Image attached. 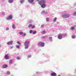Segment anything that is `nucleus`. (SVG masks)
<instances>
[{"mask_svg":"<svg viewBox=\"0 0 76 76\" xmlns=\"http://www.w3.org/2000/svg\"><path fill=\"white\" fill-rule=\"evenodd\" d=\"M70 14H64L62 15V18H68L70 17Z\"/></svg>","mask_w":76,"mask_h":76,"instance_id":"3","label":"nucleus"},{"mask_svg":"<svg viewBox=\"0 0 76 76\" xmlns=\"http://www.w3.org/2000/svg\"><path fill=\"white\" fill-rule=\"evenodd\" d=\"M19 34L20 35H23V32H22V31H20L19 32Z\"/></svg>","mask_w":76,"mask_h":76,"instance_id":"22","label":"nucleus"},{"mask_svg":"<svg viewBox=\"0 0 76 76\" xmlns=\"http://www.w3.org/2000/svg\"><path fill=\"white\" fill-rule=\"evenodd\" d=\"M37 34V31H33V34Z\"/></svg>","mask_w":76,"mask_h":76,"instance_id":"26","label":"nucleus"},{"mask_svg":"<svg viewBox=\"0 0 76 76\" xmlns=\"http://www.w3.org/2000/svg\"><path fill=\"white\" fill-rule=\"evenodd\" d=\"M75 27H76V26H75L74 27H72L71 28V30L73 31V30H74L75 28Z\"/></svg>","mask_w":76,"mask_h":76,"instance_id":"16","label":"nucleus"},{"mask_svg":"<svg viewBox=\"0 0 76 76\" xmlns=\"http://www.w3.org/2000/svg\"><path fill=\"white\" fill-rule=\"evenodd\" d=\"M35 27V26H32L31 27V28L32 29H34V28Z\"/></svg>","mask_w":76,"mask_h":76,"instance_id":"34","label":"nucleus"},{"mask_svg":"<svg viewBox=\"0 0 76 76\" xmlns=\"http://www.w3.org/2000/svg\"><path fill=\"white\" fill-rule=\"evenodd\" d=\"M39 0H37V1H39Z\"/></svg>","mask_w":76,"mask_h":76,"instance_id":"44","label":"nucleus"},{"mask_svg":"<svg viewBox=\"0 0 76 76\" xmlns=\"http://www.w3.org/2000/svg\"><path fill=\"white\" fill-rule=\"evenodd\" d=\"M6 31H8V30H9V28L7 27L6 29Z\"/></svg>","mask_w":76,"mask_h":76,"instance_id":"35","label":"nucleus"},{"mask_svg":"<svg viewBox=\"0 0 76 76\" xmlns=\"http://www.w3.org/2000/svg\"><path fill=\"white\" fill-rule=\"evenodd\" d=\"M12 27L13 29H15L16 28V26H15V24H13V25L12 26Z\"/></svg>","mask_w":76,"mask_h":76,"instance_id":"17","label":"nucleus"},{"mask_svg":"<svg viewBox=\"0 0 76 76\" xmlns=\"http://www.w3.org/2000/svg\"><path fill=\"white\" fill-rule=\"evenodd\" d=\"M50 75L51 76H56V73L55 72H52L51 73Z\"/></svg>","mask_w":76,"mask_h":76,"instance_id":"9","label":"nucleus"},{"mask_svg":"<svg viewBox=\"0 0 76 76\" xmlns=\"http://www.w3.org/2000/svg\"><path fill=\"white\" fill-rule=\"evenodd\" d=\"M38 3L41 5L42 8L44 9L46 6V1L45 0H42L38 2Z\"/></svg>","mask_w":76,"mask_h":76,"instance_id":"1","label":"nucleus"},{"mask_svg":"<svg viewBox=\"0 0 76 76\" xmlns=\"http://www.w3.org/2000/svg\"><path fill=\"white\" fill-rule=\"evenodd\" d=\"M6 73H7V75H10V72L9 71H7Z\"/></svg>","mask_w":76,"mask_h":76,"instance_id":"13","label":"nucleus"},{"mask_svg":"<svg viewBox=\"0 0 76 76\" xmlns=\"http://www.w3.org/2000/svg\"><path fill=\"white\" fill-rule=\"evenodd\" d=\"M17 59L18 60H20V58L19 57H17Z\"/></svg>","mask_w":76,"mask_h":76,"instance_id":"30","label":"nucleus"},{"mask_svg":"<svg viewBox=\"0 0 76 76\" xmlns=\"http://www.w3.org/2000/svg\"><path fill=\"white\" fill-rule=\"evenodd\" d=\"M38 44L39 45H40L42 47H44L45 45L44 42H39L38 43Z\"/></svg>","mask_w":76,"mask_h":76,"instance_id":"4","label":"nucleus"},{"mask_svg":"<svg viewBox=\"0 0 76 76\" xmlns=\"http://www.w3.org/2000/svg\"><path fill=\"white\" fill-rule=\"evenodd\" d=\"M17 43L19 45H20L21 44V43L19 41L17 42Z\"/></svg>","mask_w":76,"mask_h":76,"instance_id":"28","label":"nucleus"},{"mask_svg":"<svg viewBox=\"0 0 76 76\" xmlns=\"http://www.w3.org/2000/svg\"><path fill=\"white\" fill-rule=\"evenodd\" d=\"M56 20H57V17H55L53 19V22H56Z\"/></svg>","mask_w":76,"mask_h":76,"instance_id":"21","label":"nucleus"},{"mask_svg":"<svg viewBox=\"0 0 76 76\" xmlns=\"http://www.w3.org/2000/svg\"><path fill=\"white\" fill-rule=\"evenodd\" d=\"M76 4H74V5H76Z\"/></svg>","mask_w":76,"mask_h":76,"instance_id":"43","label":"nucleus"},{"mask_svg":"<svg viewBox=\"0 0 76 76\" xmlns=\"http://www.w3.org/2000/svg\"><path fill=\"white\" fill-rule=\"evenodd\" d=\"M46 22H48L49 21V18H46Z\"/></svg>","mask_w":76,"mask_h":76,"instance_id":"27","label":"nucleus"},{"mask_svg":"<svg viewBox=\"0 0 76 76\" xmlns=\"http://www.w3.org/2000/svg\"><path fill=\"white\" fill-rule=\"evenodd\" d=\"M8 1L9 3H12L13 2V0H8Z\"/></svg>","mask_w":76,"mask_h":76,"instance_id":"14","label":"nucleus"},{"mask_svg":"<svg viewBox=\"0 0 76 76\" xmlns=\"http://www.w3.org/2000/svg\"><path fill=\"white\" fill-rule=\"evenodd\" d=\"M13 18V15H10L7 17L6 20H10L11 19H12Z\"/></svg>","mask_w":76,"mask_h":76,"instance_id":"5","label":"nucleus"},{"mask_svg":"<svg viewBox=\"0 0 76 76\" xmlns=\"http://www.w3.org/2000/svg\"><path fill=\"white\" fill-rule=\"evenodd\" d=\"M45 25L44 24H42L41 26V27L42 28H44V26Z\"/></svg>","mask_w":76,"mask_h":76,"instance_id":"33","label":"nucleus"},{"mask_svg":"<svg viewBox=\"0 0 76 76\" xmlns=\"http://www.w3.org/2000/svg\"><path fill=\"white\" fill-rule=\"evenodd\" d=\"M76 12H75L73 14V16H76Z\"/></svg>","mask_w":76,"mask_h":76,"instance_id":"32","label":"nucleus"},{"mask_svg":"<svg viewBox=\"0 0 76 76\" xmlns=\"http://www.w3.org/2000/svg\"><path fill=\"white\" fill-rule=\"evenodd\" d=\"M16 47L17 48H18V49H19L20 48V46H19V45H17L16 46Z\"/></svg>","mask_w":76,"mask_h":76,"instance_id":"19","label":"nucleus"},{"mask_svg":"<svg viewBox=\"0 0 76 76\" xmlns=\"http://www.w3.org/2000/svg\"><path fill=\"white\" fill-rule=\"evenodd\" d=\"M13 43V41H11L9 42H7V45H12Z\"/></svg>","mask_w":76,"mask_h":76,"instance_id":"8","label":"nucleus"},{"mask_svg":"<svg viewBox=\"0 0 76 76\" xmlns=\"http://www.w3.org/2000/svg\"><path fill=\"white\" fill-rule=\"evenodd\" d=\"M2 1H3L2 0Z\"/></svg>","mask_w":76,"mask_h":76,"instance_id":"46","label":"nucleus"},{"mask_svg":"<svg viewBox=\"0 0 76 76\" xmlns=\"http://www.w3.org/2000/svg\"><path fill=\"white\" fill-rule=\"evenodd\" d=\"M5 15V13L4 12H3L2 13V15Z\"/></svg>","mask_w":76,"mask_h":76,"instance_id":"37","label":"nucleus"},{"mask_svg":"<svg viewBox=\"0 0 76 76\" xmlns=\"http://www.w3.org/2000/svg\"><path fill=\"white\" fill-rule=\"evenodd\" d=\"M28 57L29 58H31V55H28Z\"/></svg>","mask_w":76,"mask_h":76,"instance_id":"36","label":"nucleus"},{"mask_svg":"<svg viewBox=\"0 0 76 76\" xmlns=\"http://www.w3.org/2000/svg\"><path fill=\"white\" fill-rule=\"evenodd\" d=\"M20 2L22 4L24 2V0H20Z\"/></svg>","mask_w":76,"mask_h":76,"instance_id":"20","label":"nucleus"},{"mask_svg":"<svg viewBox=\"0 0 76 76\" xmlns=\"http://www.w3.org/2000/svg\"><path fill=\"white\" fill-rule=\"evenodd\" d=\"M42 38H44V37H42Z\"/></svg>","mask_w":76,"mask_h":76,"instance_id":"42","label":"nucleus"},{"mask_svg":"<svg viewBox=\"0 0 76 76\" xmlns=\"http://www.w3.org/2000/svg\"><path fill=\"white\" fill-rule=\"evenodd\" d=\"M42 34H45V31H42Z\"/></svg>","mask_w":76,"mask_h":76,"instance_id":"31","label":"nucleus"},{"mask_svg":"<svg viewBox=\"0 0 76 76\" xmlns=\"http://www.w3.org/2000/svg\"><path fill=\"white\" fill-rule=\"evenodd\" d=\"M48 12H47L45 11V10L42 11L41 12V14H44L45 15H46V14H47Z\"/></svg>","mask_w":76,"mask_h":76,"instance_id":"7","label":"nucleus"},{"mask_svg":"<svg viewBox=\"0 0 76 76\" xmlns=\"http://www.w3.org/2000/svg\"><path fill=\"white\" fill-rule=\"evenodd\" d=\"M36 73H37L38 74H39V72H37Z\"/></svg>","mask_w":76,"mask_h":76,"instance_id":"41","label":"nucleus"},{"mask_svg":"<svg viewBox=\"0 0 76 76\" xmlns=\"http://www.w3.org/2000/svg\"><path fill=\"white\" fill-rule=\"evenodd\" d=\"M12 60H10V61H9V63L10 64H12Z\"/></svg>","mask_w":76,"mask_h":76,"instance_id":"29","label":"nucleus"},{"mask_svg":"<svg viewBox=\"0 0 76 76\" xmlns=\"http://www.w3.org/2000/svg\"><path fill=\"white\" fill-rule=\"evenodd\" d=\"M72 39H75V38H76V35H72Z\"/></svg>","mask_w":76,"mask_h":76,"instance_id":"15","label":"nucleus"},{"mask_svg":"<svg viewBox=\"0 0 76 76\" xmlns=\"http://www.w3.org/2000/svg\"><path fill=\"white\" fill-rule=\"evenodd\" d=\"M10 49H12V48H13V46H11V47H10Z\"/></svg>","mask_w":76,"mask_h":76,"instance_id":"39","label":"nucleus"},{"mask_svg":"<svg viewBox=\"0 0 76 76\" xmlns=\"http://www.w3.org/2000/svg\"><path fill=\"white\" fill-rule=\"evenodd\" d=\"M49 39H50V41H53V39H53L52 37H49Z\"/></svg>","mask_w":76,"mask_h":76,"instance_id":"18","label":"nucleus"},{"mask_svg":"<svg viewBox=\"0 0 76 76\" xmlns=\"http://www.w3.org/2000/svg\"><path fill=\"white\" fill-rule=\"evenodd\" d=\"M30 44V42L29 41H26L25 42L24 45L25 49H28L29 47V44Z\"/></svg>","mask_w":76,"mask_h":76,"instance_id":"2","label":"nucleus"},{"mask_svg":"<svg viewBox=\"0 0 76 76\" xmlns=\"http://www.w3.org/2000/svg\"><path fill=\"white\" fill-rule=\"evenodd\" d=\"M28 2L29 3H32L33 2H34V0H28Z\"/></svg>","mask_w":76,"mask_h":76,"instance_id":"11","label":"nucleus"},{"mask_svg":"<svg viewBox=\"0 0 76 76\" xmlns=\"http://www.w3.org/2000/svg\"><path fill=\"white\" fill-rule=\"evenodd\" d=\"M29 22L30 23H32L33 22V20H30L29 21Z\"/></svg>","mask_w":76,"mask_h":76,"instance_id":"23","label":"nucleus"},{"mask_svg":"<svg viewBox=\"0 0 76 76\" xmlns=\"http://www.w3.org/2000/svg\"><path fill=\"white\" fill-rule=\"evenodd\" d=\"M23 35V36H25L26 35V34H24Z\"/></svg>","mask_w":76,"mask_h":76,"instance_id":"40","label":"nucleus"},{"mask_svg":"<svg viewBox=\"0 0 76 76\" xmlns=\"http://www.w3.org/2000/svg\"><path fill=\"white\" fill-rule=\"evenodd\" d=\"M64 35L66 37V36H67V34H64Z\"/></svg>","mask_w":76,"mask_h":76,"instance_id":"38","label":"nucleus"},{"mask_svg":"<svg viewBox=\"0 0 76 76\" xmlns=\"http://www.w3.org/2000/svg\"><path fill=\"white\" fill-rule=\"evenodd\" d=\"M4 58L6 60H8V59H9V56L7 55H6L4 56Z\"/></svg>","mask_w":76,"mask_h":76,"instance_id":"10","label":"nucleus"},{"mask_svg":"<svg viewBox=\"0 0 76 76\" xmlns=\"http://www.w3.org/2000/svg\"><path fill=\"white\" fill-rule=\"evenodd\" d=\"M29 32L30 34H32V33H33V31L32 30H30L29 31Z\"/></svg>","mask_w":76,"mask_h":76,"instance_id":"25","label":"nucleus"},{"mask_svg":"<svg viewBox=\"0 0 76 76\" xmlns=\"http://www.w3.org/2000/svg\"><path fill=\"white\" fill-rule=\"evenodd\" d=\"M58 76H61V75H58Z\"/></svg>","mask_w":76,"mask_h":76,"instance_id":"45","label":"nucleus"},{"mask_svg":"<svg viewBox=\"0 0 76 76\" xmlns=\"http://www.w3.org/2000/svg\"><path fill=\"white\" fill-rule=\"evenodd\" d=\"M58 38L59 39H61L62 38V34H59L58 36Z\"/></svg>","mask_w":76,"mask_h":76,"instance_id":"6","label":"nucleus"},{"mask_svg":"<svg viewBox=\"0 0 76 76\" xmlns=\"http://www.w3.org/2000/svg\"><path fill=\"white\" fill-rule=\"evenodd\" d=\"M7 66H8L7 65L5 64L3 65V66H2V67L3 68H6L7 67Z\"/></svg>","mask_w":76,"mask_h":76,"instance_id":"12","label":"nucleus"},{"mask_svg":"<svg viewBox=\"0 0 76 76\" xmlns=\"http://www.w3.org/2000/svg\"><path fill=\"white\" fill-rule=\"evenodd\" d=\"M32 25L31 24H29L28 26V28H31V26H32Z\"/></svg>","mask_w":76,"mask_h":76,"instance_id":"24","label":"nucleus"}]
</instances>
